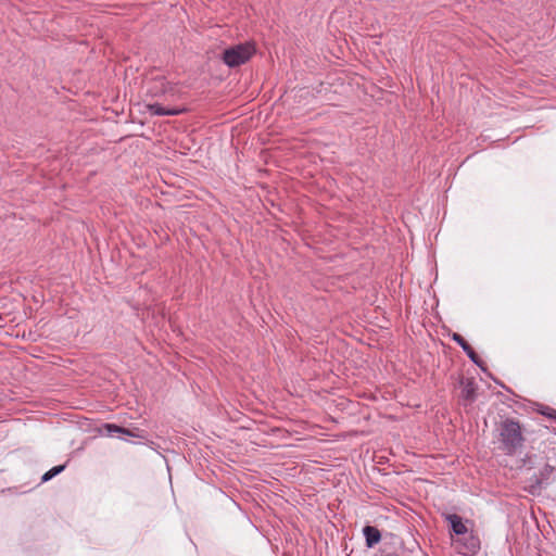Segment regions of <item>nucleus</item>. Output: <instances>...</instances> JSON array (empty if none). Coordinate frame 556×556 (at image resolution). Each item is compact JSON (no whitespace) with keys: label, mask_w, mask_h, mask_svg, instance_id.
<instances>
[{"label":"nucleus","mask_w":556,"mask_h":556,"mask_svg":"<svg viewBox=\"0 0 556 556\" xmlns=\"http://www.w3.org/2000/svg\"><path fill=\"white\" fill-rule=\"evenodd\" d=\"M527 438L525 428L514 417H503L495 427L497 448L506 456H515L522 452Z\"/></svg>","instance_id":"1"},{"label":"nucleus","mask_w":556,"mask_h":556,"mask_svg":"<svg viewBox=\"0 0 556 556\" xmlns=\"http://www.w3.org/2000/svg\"><path fill=\"white\" fill-rule=\"evenodd\" d=\"M144 93L151 99L180 98L179 83L170 81L162 74H155L147 78Z\"/></svg>","instance_id":"2"},{"label":"nucleus","mask_w":556,"mask_h":556,"mask_svg":"<svg viewBox=\"0 0 556 556\" xmlns=\"http://www.w3.org/2000/svg\"><path fill=\"white\" fill-rule=\"evenodd\" d=\"M255 53V46L252 42L239 43L223 52V61L229 67H237L247 63Z\"/></svg>","instance_id":"3"},{"label":"nucleus","mask_w":556,"mask_h":556,"mask_svg":"<svg viewBox=\"0 0 556 556\" xmlns=\"http://www.w3.org/2000/svg\"><path fill=\"white\" fill-rule=\"evenodd\" d=\"M555 471L554 466L545 463L538 472H534L528 479V485L525 490L531 495H540L542 490L552 483Z\"/></svg>","instance_id":"4"},{"label":"nucleus","mask_w":556,"mask_h":556,"mask_svg":"<svg viewBox=\"0 0 556 556\" xmlns=\"http://www.w3.org/2000/svg\"><path fill=\"white\" fill-rule=\"evenodd\" d=\"M101 433H104L106 437H114L115 434H124L131 438L137 439H146V432L138 428L128 429L121 427L115 424H103L100 429Z\"/></svg>","instance_id":"5"},{"label":"nucleus","mask_w":556,"mask_h":556,"mask_svg":"<svg viewBox=\"0 0 556 556\" xmlns=\"http://www.w3.org/2000/svg\"><path fill=\"white\" fill-rule=\"evenodd\" d=\"M452 340L456 342L463 351L466 353L468 358L482 370H485L484 362L479 357V355L475 352L471 345L459 334L454 332L452 334Z\"/></svg>","instance_id":"6"},{"label":"nucleus","mask_w":556,"mask_h":556,"mask_svg":"<svg viewBox=\"0 0 556 556\" xmlns=\"http://www.w3.org/2000/svg\"><path fill=\"white\" fill-rule=\"evenodd\" d=\"M460 399L465 405L472 404L477 399V384L473 378H462L460 379Z\"/></svg>","instance_id":"7"},{"label":"nucleus","mask_w":556,"mask_h":556,"mask_svg":"<svg viewBox=\"0 0 556 556\" xmlns=\"http://www.w3.org/2000/svg\"><path fill=\"white\" fill-rule=\"evenodd\" d=\"M147 112L154 116H177L187 112L186 108H164L160 103L146 104Z\"/></svg>","instance_id":"8"},{"label":"nucleus","mask_w":556,"mask_h":556,"mask_svg":"<svg viewBox=\"0 0 556 556\" xmlns=\"http://www.w3.org/2000/svg\"><path fill=\"white\" fill-rule=\"evenodd\" d=\"M445 521L448 522L451 530L456 535H464L468 532L467 526L463 521V518L457 514L444 515Z\"/></svg>","instance_id":"9"},{"label":"nucleus","mask_w":556,"mask_h":556,"mask_svg":"<svg viewBox=\"0 0 556 556\" xmlns=\"http://www.w3.org/2000/svg\"><path fill=\"white\" fill-rule=\"evenodd\" d=\"M363 534L365 536L366 546L369 548L374 547L381 541V533L376 527L365 526Z\"/></svg>","instance_id":"10"},{"label":"nucleus","mask_w":556,"mask_h":556,"mask_svg":"<svg viewBox=\"0 0 556 556\" xmlns=\"http://www.w3.org/2000/svg\"><path fill=\"white\" fill-rule=\"evenodd\" d=\"M479 548V540L475 536H470V539L463 544V547L459 548V553L463 555L475 554Z\"/></svg>","instance_id":"11"},{"label":"nucleus","mask_w":556,"mask_h":556,"mask_svg":"<svg viewBox=\"0 0 556 556\" xmlns=\"http://www.w3.org/2000/svg\"><path fill=\"white\" fill-rule=\"evenodd\" d=\"M535 410L547 417L548 419H553V420H556V409L548 406V405H544V404H536V408Z\"/></svg>","instance_id":"12"},{"label":"nucleus","mask_w":556,"mask_h":556,"mask_svg":"<svg viewBox=\"0 0 556 556\" xmlns=\"http://www.w3.org/2000/svg\"><path fill=\"white\" fill-rule=\"evenodd\" d=\"M64 468H65V465H59V466L52 467L50 470H48L47 472L43 473V476L41 477V481L47 482V481L51 480L56 475L61 473L64 470Z\"/></svg>","instance_id":"13"}]
</instances>
